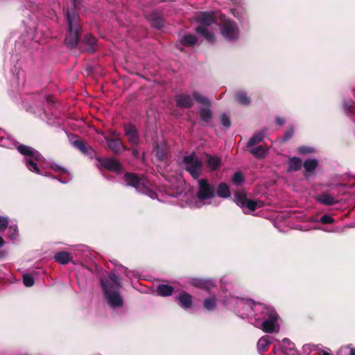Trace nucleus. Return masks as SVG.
<instances>
[{
	"mask_svg": "<svg viewBox=\"0 0 355 355\" xmlns=\"http://www.w3.org/2000/svg\"><path fill=\"white\" fill-rule=\"evenodd\" d=\"M100 283L108 304L114 308L121 306L123 300L119 293L121 284L119 275L114 272L109 273L107 278L101 279Z\"/></svg>",
	"mask_w": 355,
	"mask_h": 355,
	"instance_id": "nucleus-1",
	"label": "nucleus"
},
{
	"mask_svg": "<svg viewBox=\"0 0 355 355\" xmlns=\"http://www.w3.org/2000/svg\"><path fill=\"white\" fill-rule=\"evenodd\" d=\"M302 166V160L297 157H293L289 158L288 162V172L297 171Z\"/></svg>",
	"mask_w": 355,
	"mask_h": 355,
	"instance_id": "nucleus-23",
	"label": "nucleus"
},
{
	"mask_svg": "<svg viewBox=\"0 0 355 355\" xmlns=\"http://www.w3.org/2000/svg\"><path fill=\"white\" fill-rule=\"evenodd\" d=\"M282 351L284 355H295L296 349L295 345L288 338H285L282 340L281 346Z\"/></svg>",
	"mask_w": 355,
	"mask_h": 355,
	"instance_id": "nucleus-19",
	"label": "nucleus"
},
{
	"mask_svg": "<svg viewBox=\"0 0 355 355\" xmlns=\"http://www.w3.org/2000/svg\"><path fill=\"white\" fill-rule=\"evenodd\" d=\"M46 100L50 104H53L55 102L54 97L52 96H47Z\"/></svg>",
	"mask_w": 355,
	"mask_h": 355,
	"instance_id": "nucleus-52",
	"label": "nucleus"
},
{
	"mask_svg": "<svg viewBox=\"0 0 355 355\" xmlns=\"http://www.w3.org/2000/svg\"><path fill=\"white\" fill-rule=\"evenodd\" d=\"M73 146L78 149L82 153L85 155H87L89 156H92L95 151L94 150L89 146L87 145V144L83 139H76L72 142Z\"/></svg>",
	"mask_w": 355,
	"mask_h": 355,
	"instance_id": "nucleus-17",
	"label": "nucleus"
},
{
	"mask_svg": "<svg viewBox=\"0 0 355 355\" xmlns=\"http://www.w3.org/2000/svg\"><path fill=\"white\" fill-rule=\"evenodd\" d=\"M191 284L196 288L206 291L209 290L210 288L213 286V283L211 280L204 279H193L191 282Z\"/></svg>",
	"mask_w": 355,
	"mask_h": 355,
	"instance_id": "nucleus-24",
	"label": "nucleus"
},
{
	"mask_svg": "<svg viewBox=\"0 0 355 355\" xmlns=\"http://www.w3.org/2000/svg\"><path fill=\"white\" fill-rule=\"evenodd\" d=\"M193 98L188 94H181L175 98L176 105L181 109L191 108L193 105Z\"/></svg>",
	"mask_w": 355,
	"mask_h": 355,
	"instance_id": "nucleus-15",
	"label": "nucleus"
},
{
	"mask_svg": "<svg viewBox=\"0 0 355 355\" xmlns=\"http://www.w3.org/2000/svg\"><path fill=\"white\" fill-rule=\"evenodd\" d=\"M237 101L242 105H248L250 103V98L243 92H238L236 94Z\"/></svg>",
	"mask_w": 355,
	"mask_h": 355,
	"instance_id": "nucleus-37",
	"label": "nucleus"
},
{
	"mask_svg": "<svg viewBox=\"0 0 355 355\" xmlns=\"http://www.w3.org/2000/svg\"><path fill=\"white\" fill-rule=\"evenodd\" d=\"M79 49L82 51L94 53L96 50V39L90 33L86 34L80 44Z\"/></svg>",
	"mask_w": 355,
	"mask_h": 355,
	"instance_id": "nucleus-10",
	"label": "nucleus"
},
{
	"mask_svg": "<svg viewBox=\"0 0 355 355\" xmlns=\"http://www.w3.org/2000/svg\"><path fill=\"white\" fill-rule=\"evenodd\" d=\"M17 149L23 155L28 157L33 155V150L28 146L20 144L17 147Z\"/></svg>",
	"mask_w": 355,
	"mask_h": 355,
	"instance_id": "nucleus-36",
	"label": "nucleus"
},
{
	"mask_svg": "<svg viewBox=\"0 0 355 355\" xmlns=\"http://www.w3.org/2000/svg\"><path fill=\"white\" fill-rule=\"evenodd\" d=\"M98 160L101 166L108 171L120 172L122 168L121 163L114 158H99Z\"/></svg>",
	"mask_w": 355,
	"mask_h": 355,
	"instance_id": "nucleus-13",
	"label": "nucleus"
},
{
	"mask_svg": "<svg viewBox=\"0 0 355 355\" xmlns=\"http://www.w3.org/2000/svg\"><path fill=\"white\" fill-rule=\"evenodd\" d=\"M349 355H355V348L352 347V348L350 349V353H349Z\"/></svg>",
	"mask_w": 355,
	"mask_h": 355,
	"instance_id": "nucleus-55",
	"label": "nucleus"
},
{
	"mask_svg": "<svg viewBox=\"0 0 355 355\" xmlns=\"http://www.w3.org/2000/svg\"><path fill=\"white\" fill-rule=\"evenodd\" d=\"M16 226H10L8 228V234L11 239H15L17 234V230Z\"/></svg>",
	"mask_w": 355,
	"mask_h": 355,
	"instance_id": "nucleus-46",
	"label": "nucleus"
},
{
	"mask_svg": "<svg viewBox=\"0 0 355 355\" xmlns=\"http://www.w3.org/2000/svg\"><path fill=\"white\" fill-rule=\"evenodd\" d=\"M113 135H114V136H116V137H118V136L119 135V133H117V132H116V131H114V132H113Z\"/></svg>",
	"mask_w": 355,
	"mask_h": 355,
	"instance_id": "nucleus-56",
	"label": "nucleus"
},
{
	"mask_svg": "<svg viewBox=\"0 0 355 355\" xmlns=\"http://www.w3.org/2000/svg\"><path fill=\"white\" fill-rule=\"evenodd\" d=\"M275 122L279 126H283L285 124V120L279 116H275Z\"/></svg>",
	"mask_w": 355,
	"mask_h": 355,
	"instance_id": "nucleus-49",
	"label": "nucleus"
},
{
	"mask_svg": "<svg viewBox=\"0 0 355 355\" xmlns=\"http://www.w3.org/2000/svg\"><path fill=\"white\" fill-rule=\"evenodd\" d=\"M269 320L262 322V329L266 333H272L275 331V323L277 320L278 315L275 310H270L268 313Z\"/></svg>",
	"mask_w": 355,
	"mask_h": 355,
	"instance_id": "nucleus-14",
	"label": "nucleus"
},
{
	"mask_svg": "<svg viewBox=\"0 0 355 355\" xmlns=\"http://www.w3.org/2000/svg\"><path fill=\"white\" fill-rule=\"evenodd\" d=\"M318 355H331V354L327 351L321 350V352H319Z\"/></svg>",
	"mask_w": 355,
	"mask_h": 355,
	"instance_id": "nucleus-53",
	"label": "nucleus"
},
{
	"mask_svg": "<svg viewBox=\"0 0 355 355\" xmlns=\"http://www.w3.org/2000/svg\"><path fill=\"white\" fill-rule=\"evenodd\" d=\"M125 135L128 137V141L133 146L139 144L140 139L139 132L135 125L132 123L125 124L123 125Z\"/></svg>",
	"mask_w": 355,
	"mask_h": 355,
	"instance_id": "nucleus-9",
	"label": "nucleus"
},
{
	"mask_svg": "<svg viewBox=\"0 0 355 355\" xmlns=\"http://www.w3.org/2000/svg\"><path fill=\"white\" fill-rule=\"evenodd\" d=\"M198 37L192 34H186L180 40V43L184 46L193 47L198 43Z\"/></svg>",
	"mask_w": 355,
	"mask_h": 355,
	"instance_id": "nucleus-22",
	"label": "nucleus"
},
{
	"mask_svg": "<svg viewBox=\"0 0 355 355\" xmlns=\"http://www.w3.org/2000/svg\"><path fill=\"white\" fill-rule=\"evenodd\" d=\"M68 32L66 35L64 42L67 46L71 49L77 48L79 44V38L81 35V26L79 24L80 17L75 10H67L66 13Z\"/></svg>",
	"mask_w": 355,
	"mask_h": 355,
	"instance_id": "nucleus-2",
	"label": "nucleus"
},
{
	"mask_svg": "<svg viewBox=\"0 0 355 355\" xmlns=\"http://www.w3.org/2000/svg\"><path fill=\"white\" fill-rule=\"evenodd\" d=\"M51 168L55 171V172H60V173H67V171L66 168L59 166V165H57V164H55L53 166H51Z\"/></svg>",
	"mask_w": 355,
	"mask_h": 355,
	"instance_id": "nucleus-48",
	"label": "nucleus"
},
{
	"mask_svg": "<svg viewBox=\"0 0 355 355\" xmlns=\"http://www.w3.org/2000/svg\"><path fill=\"white\" fill-rule=\"evenodd\" d=\"M104 139L107 142L108 148L114 154H119L122 151L128 149V148L123 145L122 140L119 137L112 138L105 136Z\"/></svg>",
	"mask_w": 355,
	"mask_h": 355,
	"instance_id": "nucleus-11",
	"label": "nucleus"
},
{
	"mask_svg": "<svg viewBox=\"0 0 355 355\" xmlns=\"http://www.w3.org/2000/svg\"><path fill=\"white\" fill-rule=\"evenodd\" d=\"M31 157L35 161H40L42 157L38 152L33 150V155H31Z\"/></svg>",
	"mask_w": 355,
	"mask_h": 355,
	"instance_id": "nucleus-50",
	"label": "nucleus"
},
{
	"mask_svg": "<svg viewBox=\"0 0 355 355\" xmlns=\"http://www.w3.org/2000/svg\"><path fill=\"white\" fill-rule=\"evenodd\" d=\"M343 107L347 114H354L355 113V106L354 105V102H347L345 101L343 103Z\"/></svg>",
	"mask_w": 355,
	"mask_h": 355,
	"instance_id": "nucleus-42",
	"label": "nucleus"
},
{
	"mask_svg": "<svg viewBox=\"0 0 355 355\" xmlns=\"http://www.w3.org/2000/svg\"><path fill=\"white\" fill-rule=\"evenodd\" d=\"M263 138H264V134L263 132H260L255 134L248 141V142L247 144V147L251 148V147L255 146L256 144L262 141Z\"/></svg>",
	"mask_w": 355,
	"mask_h": 355,
	"instance_id": "nucleus-33",
	"label": "nucleus"
},
{
	"mask_svg": "<svg viewBox=\"0 0 355 355\" xmlns=\"http://www.w3.org/2000/svg\"><path fill=\"white\" fill-rule=\"evenodd\" d=\"M274 351H277L276 346L274 347Z\"/></svg>",
	"mask_w": 355,
	"mask_h": 355,
	"instance_id": "nucleus-58",
	"label": "nucleus"
},
{
	"mask_svg": "<svg viewBox=\"0 0 355 355\" xmlns=\"http://www.w3.org/2000/svg\"><path fill=\"white\" fill-rule=\"evenodd\" d=\"M195 20L200 24L199 26L206 27L216 24V19L213 12H199L195 17Z\"/></svg>",
	"mask_w": 355,
	"mask_h": 355,
	"instance_id": "nucleus-12",
	"label": "nucleus"
},
{
	"mask_svg": "<svg viewBox=\"0 0 355 355\" xmlns=\"http://www.w3.org/2000/svg\"><path fill=\"white\" fill-rule=\"evenodd\" d=\"M318 166V161L315 159H307L304 161L303 166L305 168L306 173L313 172Z\"/></svg>",
	"mask_w": 355,
	"mask_h": 355,
	"instance_id": "nucleus-32",
	"label": "nucleus"
},
{
	"mask_svg": "<svg viewBox=\"0 0 355 355\" xmlns=\"http://www.w3.org/2000/svg\"><path fill=\"white\" fill-rule=\"evenodd\" d=\"M274 351H277L276 346L274 347Z\"/></svg>",
	"mask_w": 355,
	"mask_h": 355,
	"instance_id": "nucleus-57",
	"label": "nucleus"
},
{
	"mask_svg": "<svg viewBox=\"0 0 355 355\" xmlns=\"http://www.w3.org/2000/svg\"><path fill=\"white\" fill-rule=\"evenodd\" d=\"M221 124L226 128H229L231 126V120L226 114H221L220 117Z\"/></svg>",
	"mask_w": 355,
	"mask_h": 355,
	"instance_id": "nucleus-43",
	"label": "nucleus"
},
{
	"mask_svg": "<svg viewBox=\"0 0 355 355\" xmlns=\"http://www.w3.org/2000/svg\"><path fill=\"white\" fill-rule=\"evenodd\" d=\"M218 27L221 35L225 40L235 42L239 38L240 31L234 21L221 17Z\"/></svg>",
	"mask_w": 355,
	"mask_h": 355,
	"instance_id": "nucleus-4",
	"label": "nucleus"
},
{
	"mask_svg": "<svg viewBox=\"0 0 355 355\" xmlns=\"http://www.w3.org/2000/svg\"><path fill=\"white\" fill-rule=\"evenodd\" d=\"M196 32L202 36L207 42L214 43L215 42V35L209 31L207 27L204 26H198L195 29Z\"/></svg>",
	"mask_w": 355,
	"mask_h": 355,
	"instance_id": "nucleus-21",
	"label": "nucleus"
},
{
	"mask_svg": "<svg viewBox=\"0 0 355 355\" xmlns=\"http://www.w3.org/2000/svg\"><path fill=\"white\" fill-rule=\"evenodd\" d=\"M156 156L160 161H165L168 159V150L164 144H157L156 147Z\"/></svg>",
	"mask_w": 355,
	"mask_h": 355,
	"instance_id": "nucleus-27",
	"label": "nucleus"
},
{
	"mask_svg": "<svg viewBox=\"0 0 355 355\" xmlns=\"http://www.w3.org/2000/svg\"><path fill=\"white\" fill-rule=\"evenodd\" d=\"M9 223V219L7 217L0 216V231L3 232L7 229Z\"/></svg>",
	"mask_w": 355,
	"mask_h": 355,
	"instance_id": "nucleus-44",
	"label": "nucleus"
},
{
	"mask_svg": "<svg viewBox=\"0 0 355 355\" xmlns=\"http://www.w3.org/2000/svg\"><path fill=\"white\" fill-rule=\"evenodd\" d=\"M198 190L196 193L197 198L202 202L212 199L216 196V189L213 185L209 183L207 179L198 180Z\"/></svg>",
	"mask_w": 355,
	"mask_h": 355,
	"instance_id": "nucleus-7",
	"label": "nucleus"
},
{
	"mask_svg": "<svg viewBox=\"0 0 355 355\" xmlns=\"http://www.w3.org/2000/svg\"><path fill=\"white\" fill-rule=\"evenodd\" d=\"M124 180L128 186L135 188L139 193L145 194L153 199L157 196L156 193L149 187V182L143 175L127 172L124 175Z\"/></svg>",
	"mask_w": 355,
	"mask_h": 355,
	"instance_id": "nucleus-3",
	"label": "nucleus"
},
{
	"mask_svg": "<svg viewBox=\"0 0 355 355\" xmlns=\"http://www.w3.org/2000/svg\"><path fill=\"white\" fill-rule=\"evenodd\" d=\"M182 163L187 165L185 170L190 173L191 177L195 180L198 179L202 173V163L195 157V153H193L189 155L184 156L182 159Z\"/></svg>",
	"mask_w": 355,
	"mask_h": 355,
	"instance_id": "nucleus-5",
	"label": "nucleus"
},
{
	"mask_svg": "<svg viewBox=\"0 0 355 355\" xmlns=\"http://www.w3.org/2000/svg\"><path fill=\"white\" fill-rule=\"evenodd\" d=\"M194 99L199 103H201L205 107H200L199 110V114L201 121H202L205 123H209L213 118V112H211L210 107H211V102L210 101L198 94V92H195L193 94Z\"/></svg>",
	"mask_w": 355,
	"mask_h": 355,
	"instance_id": "nucleus-8",
	"label": "nucleus"
},
{
	"mask_svg": "<svg viewBox=\"0 0 355 355\" xmlns=\"http://www.w3.org/2000/svg\"><path fill=\"white\" fill-rule=\"evenodd\" d=\"M146 18L153 28H161L164 25V20L158 11H153L148 15H146Z\"/></svg>",
	"mask_w": 355,
	"mask_h": 355,
	"instance_id": "nucleus-16",
	"label": "nucleus"
},
{
	"mask_svg": "<svg viewBox=\"0 0 355 355\" xmlns=\"http://www.w3.org/2000/svg\"><path fill=\"white\" fill-rule=\"evenodd\" d=\"M5 243L3 239L0 236V248L3 247Z\"/></svg>",
	"mask_w": 355,
	"mask_h": 355,
	"instance_id": "nucleus-54",
	"label": "nucleus"
},
{
	"mask_svg": "<svg viewBox=\"0 0 355 355\" xmlns=\"http://www.w3.org/2000/svg\"><path fill=\"white\" fill-rule=\"evenodd\" d=\"M271 343L270 338L268 336L261 337L257 342V349L262 354L268 350V348Z\"/></svg>",
	"mask_w": 355,
	"mask_h": 355,
	"instance_id": "nucleus-28",
	"label": "nucleus"
},
{
	"mask_svg": "<svg viewBox=\"0 0 355 355\" xmlns=\"http://www.w3.org/2000/svg\"><path fill=\"white\" fill-rule=\"evenodd\" d=\"M177 300L184 309H190L192 307V296L185 291H182L179 293L177 296Z\"/></svg>",
	"mask_w": 355,
	"mask_h": 355,
	"instance_id": "nucleus-18",
	"label": "nucleus"
},
{
	"mask_svg": "<svg viewBox=\"0 0 355 355\" xmlns=\"http://www.w3.org/2000/svg\"><path fill=\"white\" fill-rule=\"evenodd\" d=\"M54 259L57 262L61 264H67L72 260V257L71 253L62 251L56 253L54 256Z\"/></svg>",
	"mask_w": 355,
	"mask_h": 355,
	"instance_id": "nucleus-25",
	"label": "nucleus"
},
{
	"mask_svg": "<svg viewBox=\"0 0 355 355\" xmlns=\"http://www.w3.org/2000/svg\"><path fill=\"white\" fill-rule=\"evenodd\" d=\"M234 198V202L237 205L242 208H248L252 211L263 205V202L261 200L248 199L247 198V193L243 191H236Z\"/></svg>",
	"mask_w": 355,
	"mask_h": 355,
	"instance_id": "nucleus-6",
	"label": "nucleus"
},
{
	"mask_svg": "<svg viewBox=\"0 0 355 355\" xmlns=\"http://www.w3.org/2000/svg\"><path fill=\"white\" fill-rule=\"evenodd\" d=\"M232 182L236 185H240L244 182V176L240 171L236 172L232 178Z\"/></svg>",
	"mask_w": 355,
	"mask_h": 355,
	"instance_id": "nucleus-40",
	"label": "nucleus"
},
{
	"mask_svg": "<svg viewBox=\"0 0 355 355\" xmlns=\"http://www.w3.org/2000/svg\"><path fill=\"white\" fill-rule=\"evenodd\" d=\"M196 32L202 36L207 42L214 43L215 42V35L209 31L207 27L204 26H198L195 29Z\"/></svg>",
	"mask_w": 355,
	"mask_h": 355,
	"instance_id": "nucleus-20",
	"label": "nucleus"
},
{
	"mask_svg": "<svg viewBox=\"0 0 355 355\" xmlns=\"http://www.w3.org/2000/svg\"><path fill=\"white\" fill-rule=\"evenodd\" d=\"M320 222L322 224H331L334 222V218L329 215L324 214L320 218Z\"/></svg>",
	"mask_w": 355,
	"mask_h": 355,
	"instance_id": "nucleus-45",
	"label": "nucleus"
},
{
	"mask_svg": "<svg viewBox=\"0 0 355 355\" xmlns=\"http://www.w3.org/2000/svg\"><path fill=\"white\" fill-rule=\"evenodd\" d=\"M317 200L321 204L328 206L334 205L337 202L334 197L328 193L321 194L318 197Z\"/></svg>",
	"mask_w": 355,
	"mask_h": 355,
	"instance_id": "nucleus-30",
	"label": "nucleus"
},
{
	"mask_svg": "<svg viewBox=\"0 0 355 355\" xmlns=\"http://www.w3.org/2000/svg\"><path fill=\"white\" fill-rule=\"evenodd\" d=\"M266 153L267 148H265L263 146H259L250 150V153L258 159L263 158L266 156Z\"/></svg>",
	"mask_w": 355,
	"mask_h": 355,
	"instance_id": "nucleus-34",
	"label": "nucleus"
},
{
	"mask_svg": "<svg viewBox=\"0 0 355 355\" xmlns=\"http://www.w3.org/2000/svg\"><path fill=\"white\" fill-rule=\"evenodd\" d=\"M207 166L212 171H215L221 164V159L216 156H211L207 155Z\"/></svg>",
	"mask_w": 355,
	"mask_h": 355,
	"instance_id": "nucleus-31",
	"label": "nucleus"
},
{
	"mask_svg": "<svg viewBox=\"0 0 355 355\" xmlns=\"http://www.w3.org/2000/svg\"><path fill=\"white\" fill-rule=\"evenodd\" d=\"M313 152V150L310 147L307 146H301L298 148V153L301 155H305L311 153Z\"/></svg>",
	"mask_w": 355,
	"mask_h": 355,
	"instance_id": "nucleus-47",
	"label": "nucleus"
},
{
	"mask_svg": "<svg viewBox=\"0 0 355 355\" xmlns=\"http://www.w3.org/2000/svg\"><path fill=\"white\" fill-rule=\"evenodd\" d=\"M127 150H130V148H128ZM132 155L134 156L135 158L139 159V153L138 150L135 148H132L130 149Z\"/></svg>",
	"mask_w": 355,
	"mask_h": 355,
	"instance_id": "nucleus-51",
	"label": "nucleus"
},
{
	"mask_svg": "<svg viewBox=\"0 0 355 355\" xmlns=\"http://www.w3.org/2000/svg\"><path fill=\"white\" fill-rule=\"evenodd\" d=\"M203 306L208 311H212L216 307V299L214 297L206 298L203 302Z\"/></svg>",
	"mask_w": 355,
	"mask_h": 355,
	"instance_id": "nucleus-35",
	"label": "nucleus"
},
{
	"mask_svg": "<svg viewBox=\"0 0 355 355\" xmlns=\"http://www.w3.org/2000/svg\"><path fill=\"white\" fill-rule=\"evenodd\" d=\"M26 166L28 170L32 172H35L37 174L41 173V171L39 168L37 164L33 159H28L26 161Z\"/></svg>",
	"mask_w": 355,
	"mask_h": 355,
	"instance_id": "nucleus-38",
	"label": "nucleus"
},
{
	"mask_svg": "<svg viewBox=\"0 0 355 355\" xmlns=\"http://www.w3.org/2000/svg\"><path fill=\"white\" fill-rule=\"evenodd\" d=\"M23 283L26 287H31L34 285L35 281L32 275L29 273L23 275Z\"/></svg>",
	"mask_w": 355,
	"mask_h": 355,
	"instance_id": "nucleus-39",
	"label": "nucleus"
},
{
	"mask_svg": "<svg viewBox=\"0 0 355 355\" xmlns=\"http://www.w3.org/2000/svg\"><path fill=\"white\" fill-rule=\"evenodd\" d=\"M174 288L168 284H159L157 287V294L162 297L170 296L173 294Z\"/></svg>",
	"mask_w": 355,
	"mask_h": 355,
	"instance_id": "nucleus-26",
	"label": "nucleus"
},
{
	"mask_svg": "<svg viewBox=\"0 0 355 355\" xmlns=\"http://www.w3.org/2000/svg\"><path fill=\"white\" fill-rule=\"evenodd\" d=\"M295 130L293 125L289 126L285 131L284 135L282 138V141L286 142L291 139L294 135Z\"/></svg>",
	"mask_w": 355,
	"mask_h": 355,
	"instance_id": "nucleus-41",
	"label": "nucleus"
},
{
	"mask_svg": "<svg viewBox=\"0 0 355 355\" xmlns=\"http://www.w3.org/2000/svg\"><path fill=\"white\" fill-rule=\"evenodd\" d=\"M216 193L220 198H227L230 196V188L225 182H220L218 184Z\"/></svg>",
	"mask_w": 355,
	"mask_h": 355,
	"instance_id": "nucleus-29",
	"label": "nucleus"
}]
</instances>
